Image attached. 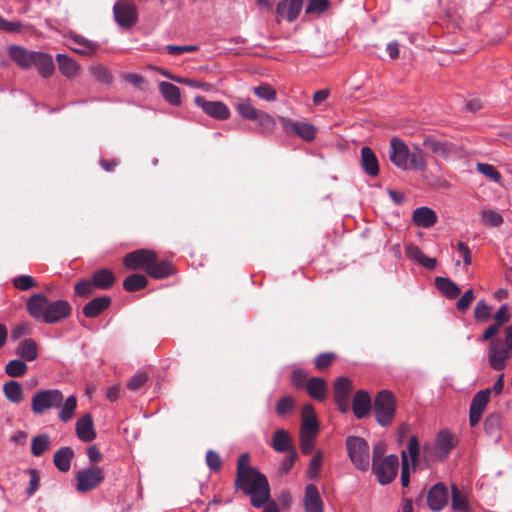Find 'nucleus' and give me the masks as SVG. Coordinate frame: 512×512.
<instances>
[{
	"instance_id": "obj_1",
	"label": "nucleus",
	"mask_w": 512,
	"mask_h": 512,
	"mask_svg": "<svg viewBox=\"0 0 512 512\" xmlns=\"http://www.w3.org/2000/svg\"><path fill=\"white\" fill-rule=\"evenodd\" d=\"M235 487L249 497L250 504L262 508L270 499V485L267 477L250 466V456L243 453L237 461Z\"/></svg>"
},
{
	"instance_id": "obj_2",
	"label": "nucleus",
	"mask_w": 512,
	"mask_h": 512,
	"mask_svg": "<svg viewBox=\"0 0 512 512\" xmlns=\"http://www.w3.org/2000/svg\"><path fill=\"white\" fill-rule=\"evenodd\" d=\"M28 314L46 324L59 323L71 315L72 307L67 300L50 301L42 293L33 294L26 300Z\"/></svg>"
},
{
	"instance_id": "obj_3",
	"label": "nucleus",
	"mask_w": 512,
	"mask_h": 512,
	"mask_svg": "<svg viewBox=\"0 0 512 512\" xmlns=\"http://www.w3.org/2000/svg\"><path fill=\"white\" fill-rule=\"evenodd\" d=\"M388 156L390 161L402 170L425 171L427 168L424 151L418 146L410 150L404 141L397 137L390 141Z\"/></svg>"
},
{
	"instance_id": "obj_4",
	"label": "nucleus",
	"mask_w": 512,
	"mask_h": 512,
	"mask_svg": "<svg viewBox=\"0 0 512 512\" xmlns=\"http://www.w3.org/2000/svg\"><path fill=\"white\" fill-rule=\"evenodd\" d=\"M345 444L353 465L360 471H368L370 468V446L368 442L362 437L348 436Z\"/></svg>"
},
{
	"instance_id": "obj_5",
	"label": "nucleus",
	"mask_w": 512,
	"mask_h": 512,
	"mask_svg": "<svg viewBox=\"0 0 512 512\" xmlns=\"http://www.w3.org/2000/svg\"><path fill=\"white\" fill-rule=\"evenodd\" d=\"M396 398L388 390H382L376 395L373 408L376 421L379 425L389 426L396 415Z\"/></svg>"
},
{
	"instance_id": "obj_6",
	"label": "nucleus",
	"mask_w": 512,
	"mask_h": 512,
	"mask_svg": "<svg viewBox=\"0 0 512 512\" xmlns=\"http://www.w3.org/2000/svg\"><path fill=\"white\" fill-rule=\"evenodd\" d=\"M64 399L63 393L58 389H42L31 398V411L35 415H42L46 411L60 408Z\"/></svg>"
},
{
	"instance_id": "obj_7",
	"label": "nucleus",
	"mask_w": 512,
	"mask_h": 512,
	"mask_svg": "<svg viewBox=\"0 0 512 512\" xmlns=\"http://www.w3.org/2000/svg\"><path fill=\"white\" fill-rule=\"evenodd\" d=\"M237 109L243 118L258 123L259 132L267 134L274 130L276 126L275 119L270 114L256 109L249 101L239 103Z\"/></svg>"
},
{
	"instance_id": "obj_8",
	"label": "nucleus",
	"mask_w": 512,
	"mask_h": 512,
	"mask_svg": "<svg viewBox=\"0 0 512 512\" xmlns=\"http://www.w3.org/2000/svg\"><path fill=\"white\" fill-rule=\"evenodd\" d=\"M104 480V472L98 466L80 470L76 475V490L86 493L96 489Z\"/></svg>"
},
{
	"instance_id": "obj_9",
	"label": "nucleus",
	"mask_w": 512,
	"mask_h": 512,
	"mask_svg": "<svg viewBox=\"0 0 512 512\" xmlns=\"http://www.w3.org/2000/svg\"><path fill=\"white\" fill-rule=\"evenodd\" d=\"M279 121L289 135H296L307 142L313 141L316 137L317 128L309 122L296 121L283 116L279 117Z\"/></svg>"
},
{
	"instance_id": "obj_10",
	"label": "nucleus",
	"mask_w": 512,
	"mask_h": 512,
	"mask_svg": "<svg viewBox=\"0 0 512 512\" xmlns=\"http://www.w3.org/2000/svg\"><path fill=\"white\" fill-rule=\"evenodd\" d=\"M399 467L398 457L394 454L384 457L380 462L373 464V471L381 485L390 484L397 476Z\"/></svg>"
},
{
	"instance_id": "obj_11",
	"label": "nucleus",
	"mask_w": 512,
	"mask_h": 512,
	"mask_svg": "<svg viewBox=\"0 0 512 512\" xmlns=\"http://www.w3.org/2000/svg\"><path fill=\"white\" fill-rule=\"evenodd\" d=\"M157 260V254L149 249H138L125 255L123 264L130 270H143L147 273L152 261Z\"/></svg>"
},
{
	"instance_id": "obj_12",
	"label": "nucleus",
	"mask_w": 512,
	"mask_h": 512,
	"mask_svg": "<svg viewBox=\"0 0 512 512\" xmlns=\"http://www.w3.org/2000/svg\"><path fill=\"white\" fill-rule=\"evenodd\" d=\"M115 21L124 28H131L138 20V12L136 6L126 0L117 1L113 6Z\"/></svg>"
},
{
	"instance_id": "obj_13",
	"label": "nucleus",
	"mask_w": 512,
	"mask_h": 512,
	"mask_svg": "<svg viewBox=\"0 0 512 512\" xmlns=\"http://www.w3.org/2000/svg\"><path fill=\"white\" fill-rule=\"evenodd\" d=\"M512 350L500 339L491 340L488 350V361L490 366L497 371L506 367L507 360L511 357Z\"/></svg>"
},
{
	"instance_id": "obj_14",
	"label": "nucleus",
	"mask_w": 512,
	"mask_h": 512,
	"mask_svg": "<svg viewBox=\"0 0 512 512\" xmlns=\"http://www.w3.org/2000/svg\"><path fill=\"white\" fill-rule=\"evenodd\" d=\"M490 394L491 389L487 388L477 392L474 395L469 409V422L472 427L476 426L479 423L482 414L487 404L489 403Z\"/></svg>"
},
{
	"instance_id": "obj_15",
	"label": "nucleus",
	"mask_w": 512,
	"mask_h": 512,
	"mask_svg": "<svg viewBox=\"0 0 512 512\" xmlns=\"http://www.w3.org/2000/svg\"><path fill=\"white\" fill-rule=\"evenodd\" d=\"M448 499L447 487L442 482H439L428 491L427 505L432 511L439 512L447 505Z\"/></svg>"
},
{
	"instance_id": "obj_16",
	"label": "nucleus",
	"mask_w": 512,
	"mask_h": 512,
	"mask_svg": "<svg viewBox=\"0 0 512 512\" xmlns=\"http://www.w3.org/2000/svg\"><path fill=\"white\" fill-rule=\"evenodd\" d=\"M303 7V0H281L276 7V13L278 16L277 22L282 19L288 22L295 21Z\"/></svg>"
},
{
	"instance_id": "obj_17",
	"label": "nucleus",
	"mask_w": 512,
	"mask_h": 512,
	"mask_svg": "<svg viewBox=\"0 0 512 512\" xmlns=\"http://www.w3.org/2000/svg\"><path fill=\"white\" fill-rule=\"evenodd\" d=\"M423 146L430 149L432 153L443 159H448L451 154L455 152L454 144L448 141L439 140L432 135L424 138Z\"/></svg>"
},
{
	"instance_id": "obj_18",
	"label": "nucleus",
	"mask_w": 512,
	"mask_h": 512,
	"mask_svg": "<svg viewBox=\"0 0 512 512\" xmlns=\"http://www.w3.org/2000/svg\"><path fill=\"white\" fill-rule=\"evenodd\" d=\"M10 58L21 68L29 69L33 66V62L37 51H30L18 45H11L8 48Z\"/></svg>"
},
{
	"instance_id": "obj_19",
	"label": "nucleus",
	"mask_w": 512,
	"mask_h": 512,
	"mask_svg": "<svg viewBox=\"0 0 512 512\" xmlns=\"http://www.w3.org/2000/svg\"><path fill=\"white\" fill-rule=\"evenodd\" d=\"M303 505L305 512H323L324 504L319 490L314 484L306 486Z\"/></svg>"
},
{
	"instance_id": "obj_20",
	"label": "nucleus",
	"mask_w": 512,
	"mask_h": 512,
	"mask_svg": "<svg viewBox=\"0 0 512 512\" xmlns=\"http://www.w3.org/2000/svg\"><path fill=\"white\" fill-rule=\"evenodd\" d=\"M319 423L315 416V410L311 404H305L302 408V424L300 434L316 436Z\"/></svg>"
},
{
	"instance_id": "obj_21",
	"label": "nucleus",
	"mask_w": 512,
	"mask_h": 512,
	"mask_svg": "<svg viewBox=\"0 0 512 512\" xmlns=\"http://www.w3.org/2000/svg\"><path fill=\"white\" fill-rule=\"evenodd\" d=\"M457 440L455 436L447 430L439 432L436 443L435 453L440 459H444L448 456L449 452L456 446Z\"/></svg>"
},
{
	"instance_id": "obj_22",
	"label": "nucleus",
	"mask_w": 512,
	"mask_h": 512,
	"mask_svg": "<svg viewBox=\"0 0 512 512\" xmlns=\"http://www.w3.org/2000/svg\"><path fill=\"white\" fill-rule=\"evenodd\" d=\"M372 402L369 394L364 390L355 393L352 403V409L357 419L366 417L371 410Z\"/></svg>"
},
{
	"instance_id": "obj_23",
	"label": "nucleus",
	"mask_w": 512,
	"mask_h": 512,
	"mask_svg": "<svg viewBox=\"0 0 512 512\" xmlns=\"http://www.w3.org/2000/svg\"><path fill=\"white\" fill-rule=\"evenodd\" d=\"M360 157L361 167L365 173L371 177L378 176L379 162L374 151L370 147L364 146L361 148Z\"/></svg>"
},
{
	"instance_id": "obj_24",
	"label": "nucleus",
	"mask_w": 512,
	"mask_h": 512,
	"mask_svg": "<svg viewBox=\"0 0 512 512\" xmlns=\"http://www.w3.org/2000/svg\"><path fill=\"white\" fill-rule=\"evenodd\" d=\"M76 434L83 442H90L96 438V432L90 414H85L77 420Z\"/></svg>"
},
{
	"instance_id": "obj_25",
	"label": "nucleus",
	"mask_w": 512,
	"mask_h": 512,
	"mask_svg": "<svg viewBox=\"0 0 512 512\" xmlns=\"http://www.w3.org/2000/svg\"><path fill=\"white\" fill-rule=\"evenodd\" d=\"M69 38L74 44L70 47L71 50L83 56L93 55L99 47L98 44L75 33L70 34Z\"/></svg>"
},
{
	"instance_id": "obj_26",
	"label": "nucleus",
	"mask_w": 512,
	"mask_h": 512,
	"mask_svg": "<svg viewBox=\"0 0 512 512\" xmlns=\"http://www.w3.org/2000/svg\"><path fill=\"white\" fill-rule=\"evenodd\" d=\"M111 304L109 296H100L90 300L83 307V314L87 318H95L105 311Z\"/></svg>"
},
{
	"instance_id": "obj_27",
	"label": "nucleus",
	"mask_w": 512,
	"mask_h": 512,
	"mask_svg": "<svg viewBox=\"0 0 512 512\" xmlns=\"http://www.w3.org/2000/svg\"><path fill=\"white\" fill-rule=\"evenodd\" d=\"M175 273V267L168 260H154L147 269V274L153 279H164Z\"/></svg>"
},
{
	"instance_id": "obj_28",
	"label": "nucleus",
	"mask_w": 512,
	"mask_h": 512,
	"mask_svg": "<svg viewBox=\"0 0 512 512\" xmlns=\"http://www.w3.org/2000/svg\"><path fill=\"white\" fill-rule=\"evenodd\" d=\"M306 390L309 396L315 400L323 401L328 395V386L326 381L320 377H312L307 380Z\"/></svg>"
},
{
	"instance_id": "obj_29",
	"label": "nucleus",
	"mask_w": 512,
	"mask_h": 512,
	"mask_svg": "<svg viewBox=\"0 0 512 512\" xmlns=\"http://www.w3.org/2000/svg\"><path fill=\"white\" fill-rule=\"evenodd\" d=\"M195 104L209 116L216 119H224V104L219 101H207L203 96L194 98Z\"/></svg>"
},
{
	"instance_id": "obj_30",
	"label": "nucleus",
	"mask_w": 512,
	"mask_h": 512,
	"mask_svg": "<svg viewBox=\"0 0 512 512\" xmlns=\"http://www.w3.org/2000/svg\"><path fill=\"white\" fill-rule=\"evenodd\" d=\"M412 219L418 227L430 228L436 224L437 215L428 207H420L414 210Z\"/></svg>"
},
{
	"instance_id": "obj_31",
	"label": "nucleus",
	"mask_w": 512,
	"mask_h": 512,
	"mask_svg": "<svg viewBox=\"0 0 512 512\" xmlns=\"http://www.w3.org/2000/svg\"><path fill=\"white\" fill-rule=\"evenodd\" d=\"M15 353L25 362H32L38 358V346L35 340L26 338L22 340Z\"/></svg>"
},
{
	"instance_id": "obj_32",
	"label": "nucleus",
	"mask_w": 512,
	"mask_h": 512,
	"mask_svg": "<svg viewBox=\"0 0 512 512\" xmlns=\"http://www.w3.org/2000/svg\"><path fill=\"white\" fill-rule=\"evenodd\" d=\"M2 389L6 399L13 404H20L25 398L23 386L18 381L10 380L4 383Z\"/></svg>"
},
{
	"instance_id": "obj_33",
	"label": "nucleus",
	"mask_w": 512,
	"mask_h": 512,
	"mask_svg": "<svg viewBox=\"0 0 512 512\" xmlns=\"http://www.w3.org/2000/svg\"><path fill=\"white\" fill-rule=\"evenodd\" d=\"M33 66L36 67L38 73L44 78L50 77L55 69L52 56L38 51L36 53Z\"/></svg>"
},
{
	"instance_id": "obj_34",
	"label": "nucleus",
	"mask_w": 512,
	"mask_h": 512,
	"mask_svg": "<svg viewBox=\"0 0 512 512\" xmlns=\"http://www.w3.org/2000/svg\"><path fill=\"white\" fill-rule=\"evenodd\" d=\"M91 278L93 280V284L97 289L107 290L113 286L115 283L116 277L114 273L107 268L96 270L92 273Z\"/></svg>"
},
{
	"instance_id": "obj_35",
	"label": "nucleus",
	"mask_w": 512,
	"mask_h": 512,
	"mask_svg": "<svg viewBox=\"0 0 512 512\" xmlns=\"http://www.w3.org/2000/svg\"><path fill=\"white\" fill-rule=\"evenodd\" d=\"M159 91L165 101L170 105L179 106L181 104L180 89L176 85L163 81L159 84Z\"/></svg>"
},
{
	"instance_id": "obj_36",
	"label": "nucleus",
	"mask_w": 512,
	"mask_h": 512,
	"mask_svg": "<svg viewBox=\"0 0 512 512\" xmlns=\"http://www.w3.org/2000/svg\"><path fill=\"white\" fill-rule=\"evenodd\" d=\"M56 61L58 63L59 71L67 78L75 77L80 70V66L65 54H57Z\"/></svg>"
},
{
	"instance_id": "obj_37",
	"label": "nucleus",
	"mask_w": 512,
	"mask_h": 512,
	"mask_svg": "<svg viewBox=\"0 0 512 512\" xmlns=\"http://www.w3.org/2000/svg\"><path fill=\"white\" fill-rule=\"evenodd\" d=\"M435 286L445 297L449 299H455L461 293L458 285L446 277H436Z\"/></svg>"
},
{
	"instance_id": "obj_38",
	"label": "nucleus",
	"mask_w": 512,
	"mask_h": 512,
	"mask_svg": "<svg viewBox=\"0 0 512 512\" xmlns=\"http://www.w3.org/2000/svg\"><path fill=\"white\" fill-rule=\"evenodd\" d=\"M73 457L74 452L70 447H62L54 454L53 462L59 471L68 472Z\"/></svg>"
},
{
	"instance_id": "obj_39",
	"label": "nucleus",
	"mask_w": 512,
	"mask_h": 512,
	"mask_svg": "<svg viewBox=\"0 0 512 512\" xmlns=\"http://www.w3.org/2000/svg\"><path fill=\"white\" fill-rule=\"evenodd\" d=\"M271 445L273 449L277 452L289 453L292 450H295V448L292 445L289 434L283 429H278L275 431Z\"/></svg>"
},
{
	"instance_id": "obj_40",
	"label": "nucleus",
	"mask_w": 512,
	"mask_h": 512,
	"mask_svg": "<svg viewBox=\"0 0 512 512\" xmlns=\"http://www.w3.org/2000/svg\"><path fill=\"white\" fill-rule=\"evenodd\" d=\"M451 507L455 511L470 512L471 508L468 502L467 495L458 489L456 484L451 485Z\"/></svg>"
},
{
	"instance_id": "obj_41",
	"label": "nucleus",
	"mask_w": 512,
	"mask_h": 512,
	"mask_svg": "<svg viewBox=\"0 0 512 512\" xmlns=\"http://www.w3.org/2000/svg\"><path fill=\"white\" fill-rule=\"evenodd\" d=\"M334 399H349V396L353 390L352 381L346 377H338L334 383Z\"/></svg>"
},
{
	"instance_id": "obj_42",
	"label": "nucleus",
	"mask_w": 512,
	"mask_h": 512,
	"mask_svg": "<svg viewBox=\"0 0 512 512\" xmlns=\"http://www.w3.org/2000/svg\"><path fill=\"white\" fill-rule=\"evenodd\" d=\"M148 284L147 278L142 274H131L123 281V288L127 292H135L145 288Z\"/></svg>"
},
{
	"instance_id": "obj_43",
	"label": "nucleus",
	"mask_w": 512,
	"mask_h": 512,
	"mask_svg": "<svg viewBox=\"0 0 512 512\" xmlns=\"http://www.w3.org/2000/svg\"><path fill=\"white\" fill-rule=\"evenodd\" d=\"M28 371V366L22 359L10 360L5 365V373L12 378L23 377Z\"/></svg>"
},
{
	"instance_id": "obj_44",
	"label": "nucleus",
	"mask_w": 512,
	"mask_h": 512,
	"mask_svg": "<svg viewBox=\"0 0 512 512\" xmlns=\"http://www.w3.org/2000/svg\"><path fill=\"white\" fill-rule=\"evenodd\" d=\"M50 447V438L47 434L35 436L31 441V453L35 457L42 456Z\"/></svg>"
},
{
	"instance_id": "obj_45",
	"label": "nucleus",
	"mask_w": 512,
	"mask_h": 512,
	"mask_svg": "<svg viewBox=\"0 0 512 512\" xmlns=\"http://www.w3.org/2000/svg\"><path fill=\"white\" fill-rule=\"evenodd\" d=\"M60 408L59 419L63 422L70 421L77 408V398L73 395L69 396L65 401L63 400Z\"/></svg>"
},
{
	"instance_id": "obj_46",
	"label": "nucleus",
	"mask_w": 512,
	"mask_h": 512,
	"mask_svg": "<svg viewBox=\"0 0 512 512\" xmlns=\"http://www.w3.org/2000/svg\"><path fill=\"white\" fill-rule=\"evenodd\" d=\"M501 425H502L501 414L498 412L490 413L485 418L484 430H485L486 434H488L490 436H494L500 431Z\"/></svg>"
},
{
	"instance_id": "obj_47",
	"label": "nucleus",
	"mask_w": 512,
	"mask_h": 512,
	"mask_svg": "<svg viewBox=\"0 0 512 512\" xmlns=\"http://www.w3.org/2000/svg\"><path fill=\"white\" fill-rule=\"evenodd\" d=\"M96 286L93 284V280L91 279H83L77 282L74 286V293L76 296L81 298H88L91 296L96 290Z\"/></svg>"
},
{
	"instance_id": "obj_48",
	"label": "nucleus",
	"mask_w": 512,
	"mask_h": 512,
	"mask_svg": "<svg viewBox=\"0 0 512 512\" xmlns=\"http://www.w3.org/2000/svg\"><path fill=\"white\" fill-rule=\"evenodd\" d=\"M295 408V400L291 396H284L276 403V414L280 417L290 414Z\"/></svg>"
},
{
	"instance_id": "obj_49",
	"label": "nucleus",
	"mask_w": 512,
	"mask_h": 512,
	"mask_svg": "<svg viewBox=\"0 0 512 512\" xmlns=\"http://www.w3.org/2000/svg\"><path fill=\"white\" fill-rule=\"evenodd\" d=\"M12 282L14 287L21 291H28L38 286L36 280L29 275H19L15 277Z\"/></svg>"
},
{
	"instance_id": "obj_50",
	"label": "nucleus",
	"mask_w": 512,
	"mask_h": 512,
	"mask_svg": "<svg viewBox=\"0 0 512 512\" xmlns=\"http://www.w3.org/2000/svg\"><path fill=\"white\" fill-rule=\"evenodd\" d=\"M481 217L484 224L491 227H499L503 223L502 215L495 210H483Z\"/></svg>"
},
{
	"instance_id": "obj_51",
	"label": "nucleus",
	"mask_w": 512,
	"mask_h": 512,
	"mask_svg": "<svg viewBox=\"0 0 512 512\" xmlns=\"http://www.w3.org/2000/svg\"><path fill=\"white\" fill-rule=\"evenodd\" d=\"M254 94L266 101H274L276 100V91L269 84H261L257 87L253 88Z\"/></svg>"
},
{
	"instance_id": "obj_52",
	"label": "nucleus",
	"mask_w": 512,
	"mask_h": 512,
	"mask_svg": "<svg viewBox=\"0 0 512 512\" xmlns=\"http://www.w3.org/2000/svg\"><path fill=\"white\" fill-rule=\"evenodd\" d=\"M476 168L479 173L483 174L484 176L493 180L496 183L500 182L502 178L501 174L491 164L479 162L476 164Z\"/></svg>"
},
{
	"instance_id": "obj_53",
	"label": "nucleus",
	"mask_w": 512,
	"mask_h": 512,
	"mask_svg": "<svg viewBox=\"0 0 512 512\" xmlns=\"http://www.w3.org/2000/svg\"><path fill=\"white\" fill-rule=\"evenodd\" d=\"M322 463L323 453L321 451H317L309 463L308 476L310 479H316L318 477Z\"/></svg>"
},
{
	"instance_id": "obj_54",
	"label": "nucleus",
	"mask_w": 512,
	"mask_h": 512,
	"mask_svg": "<svg viewBox=\"0 0 512 512\" xmlns=\"http://www.w3.org/2000/svg\"><path fill=\"white\" fill-rule=\"evenodd\" d=\"M335 359L336 354L333 352L321 353L314 360L315 368L319 371H322L329 367Z\"/></svg>"
},
{
	"instance_id": "obj_55",
	"label": "nucleus",
	"mask_w": 512,
	"mask_h": 512,
	"mask_svg": "<svg viewBox=\"0 0 512 512\" xmlns=\"http://www.w3.org/2000/svg\"><path fill=\"white\" fill-rule=\"evenodd\" d=\"M475 318L479 321H485L490 318L491 315V307L487 304L484 299H481L477 302L474 308Z\"/></svg>"
},
{
	"instance_id": "obj_56",
	"label": "nucleus",
	"mask_w": 512,
	"mask_h": 512,
	"mask_svg": "<svg viewBox=\"0 0 512 512\" xmlns=\"http://www.w3.org/2000/svg\"><path fill=\"white\" fill-rule=\"evenodd\" d=\"M330 6L329 0H309L308 6L306 7L307 14H321L325 12Z\"/></svg>"
},
{
	"instance_id": "obj_57",
	"label": "nucleus",
	"mask_w": 512,
	"mask_h": 512,
	"mask_svg": "<svg viewBox=\"0 0 512 512\" xmlns=\"http://www.w3.org/2000/svg\"><path fill=\"white\" fill-rule=\"evenodd\" d=\"M148 378L147 372L139 371L128 381L127 387L132 391H136L147 382Z\"/></svg>"
},
{
	"instance_id": "obj_58",
	"label": "nucleus",
	"mask_w": 512,
	"mask_h": 512,
	"mask_svg": "<svg viewBox=\"0 0 512 512\" xmlns=\"http://www.w3.org/2000/svg\"><path fill=\"white\" fill-rule=\"evenodd\" d=\"M474 299H475V296H474L473 290L472 289L467 290L461 296V298L457 301V303H456L457 309L462 313L466 312L469 309V307Z\"/></svg>"
},
{
	"instance_id": "obj_59",
	"label": "nucleus",
	"mask_w": 512,
	"mask_h": 512,
	"mask_svg": "<svg viewBox=\"0 0 512 512\" xmlns=\"http://www.w3.org/2000/svg\"><path fill=\"white\" fill-rule=\"evenodd\" d=\"M31 325L28 322L18 323L11 331L12 340L16 341L23 336H27L31 333Z\"/></svg>"
},
{
	"instance_id": "obj_60",
	"label": "nucleus",
	"mask_w": 512,
	"mask_h": 512,
	"mask_svg": "<svg viewBox=\"0 0 512 512\" xmlns=\"http://www.w3.org/2000/svg\"><path fill=\"white\" fill-rule=\"evenodd\" d=\"M30 475V481H29V487L27 488V494L28 496H32L40 486V476L39 472L36 469H30L29 470Z\"/></svg>"
},
{
	"instance_id": "obj_61",
	"label": "nucleus",
	"mask_w": 512,
	"mask_h": 512,
	"mask_svg": "<svg viewBox=\"0 0 512 512\" xmlns=\"http://www.w3.org/2000/svg\"><path fill=\"white\" fill-rule=\"evenodd\" d=\"M402 458V471H401V484L403 487H407L409 485L410 481V470H409V463H408V456L406 451H403L401 454Z\"/></svg>"
},
{
	"instance_id": "obj_62",
	"label": "nucleus",
	"mask_w": 512,
	"mask_h": 512,
	"mask_svg": "<svg viewBox=\"0 0 512 512\" xmlns=\"http://www.w3.org/2000/svg\"><path fill=\"white\" fill-rule=\"evenodd\" d=\"M315 437L311 435L300 434V448L303 454H310L314 448Z\"/></svg>"
},
{
	"instance_id": "obj_63",
	"label": "nucleus",
	"mask_w": 512,
	"mask_h": 512,
	"mask_svg": "<svg viewBox=\"0 0 512 512\" xmlns=\"http://www.w3.org/2000/svg\"><path fill=\"white\" fill-rule=\"evenodd\" d=\"M510 320L509 308L506 304L502 305L494 315V323L503 326Z\"/></svg>"
},
{
	"instance_id": "obj_64",
	"label": "nucleus",
	"mask_w": 512,
	"mask_h": 512,
	"mask_svg": "<svg viewBox=\"0 0 512 512\" xmlns=\"http://www.w3.org/2000/svg\"><path fill=\"white\" fill-rule=\"evenodd\" d=\"M206 463L211 470L218 471L221 467V459L219 454L209 450L206 454Z\"/></svg>"
}]
</instances>
